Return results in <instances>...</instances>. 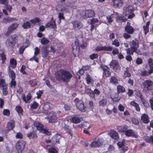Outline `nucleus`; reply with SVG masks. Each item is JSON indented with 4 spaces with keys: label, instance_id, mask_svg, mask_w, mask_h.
I'll return each mask as SVG.
<instances>
[{
    "label": "nucleus",
    "instance_id": "obj_30",
    "mask_svg": "<svg viewBox=\"0 0 153 153\" xmlns=\"http://www.w3.org/2000/svg\"><path fill=\"white\" fill-rule=\"evenodd\" d=\"M150 23V22L148 21L146 22V25L143 27L144 33L145 35H146L149 31V25Z\"/></svg>",
    "mask_w": 153,
    "mask_h": 153
},
{
    "label": "nucleus",
    "instance_id": "obj_15",
    "mask_svg": "<svg viewBox=\"0 0 153 153\" xmlns=\"http://www.w3.org/2000/svg\"><path fill=\"white\" fill-rule=\"evenodd\" d=\"M84 13L85 18L92 17L95 15L94 12L91 10H86L85 11Z\"/></svg>",
    "mask_w": 153,
    "mask_h": 153
},
{
    "label": "nucleus",
    "instance_id": "obj_20",
    "mask_svg": "<svg viewBox=\"0 0 153 153\" xmlns=\"http://www.w3.org/2000/svg\"><path fill=\"white\" fill-rule=\"evenodd\" d=\"M114 6L116 8L120 7L123 4V2L121 0H114L113 1Z\"/></svg>",
    "mask_w": 153,
    "mask_h": 153
},
{
    "label": "nucleus",
    "instance_id": "obj_37",
    "mask_svg": "<svg viewBox=\"0 0 153 153\" xmlns=\"http://www.w3.org/2000/svg\"><path fill=\"white\" fill-rule=\"evenodd\" d=\"M119 64L118 61L115 60H113L110 64L111 67L112 69Z\"/></svg>",
    "mask_w": 153,
    "mask_h": 153
},
{
    "label": "nucleus",
    "instance_id": "obj_38",
    "mask_svg": "<svg viewBox=\"0 0 153 153\" xmlns=\"http://www.w3.org/2000/svg\"><path fill=\"white\" fill-rule=\"evenodd\" d=\"M141 100L142 102V103L146 108H148L149 107V103L146 101L145 99L143 97H141Z\"/></svg>",
    "mask_w": 153,
    "mask_h": 153
},
{
    "label": "nucleus",
    "instance_id": "obj_60",
    "mask_svg": "<svg viewBox=\"0 0 153 153\" xmlns=\"http://www.w3.org/2000/svg\"><path fill=\"white\" fill-rule=\"evenodd\" d=\"M34 56H36L38 55L39 53L40 49L37 47H36L35 49Z\"/></svg>",
    "mask_w": 153,
    "mask_h": 153
},
{
    "label": "nucleus",
    "instance_id": "obj_27",
    "mask_svg": "<svg viewBox=\"0 0 153 153\" xmlns=\"http://www.w3.org/2000/svg\"><path fill=\"white\" fill-rule=\"evenodd\" d=\"M117 13H114L113 14H112L110 15L107 16L106 17L107 20V22L108 23H111L113 21V19L115 17V16H117Z\"/></svg>",
    "mask_w": 153,
    "mask_h": 153
},
{
    "label": "nucleus",
    "instance_id": "obj_56",
    "mask_svg": "<svg viewBox=\"0 0 153 153\" xmlns=\"http://www.w3.org/2000/svg\"><path fill=\"white\" fill-rule=\"evenodd\" d=\"M3 114L4 115L8 116L10 115V111L8 109H4L3 112Z\"/></svg>",
    "mask_w": 153,
    "mask_h": 153
},
{
    "label": "nucleus",
    "instance_id": "obj_64",
    "mask_svg": "<svg viewBox=\"0 0 153 153\" xmlns=\"http://www.w3.org/2000/svg\"><path fill=\"white\" fill-rule=\"evenodd\" d=\"M151 109L153 110V97H152L149 100Z\"/></svg>",
    "mask_w": 153,
    "mask_h": 153
},
{
    "label": "nucleus",
    "instance_id": "obj_63",
    "mask_svg": "<svg viewBox=\"0 0 153 153\" xmlns=\"http://www.w3.org/2000/svg\"><path fill=\"white\" fill-rule=\"evenodd\" d=\"M103 74L106 77H108L110 76L111 73L109 71V70H108L106 71L103 72Z\"/></svg>",
    "mask_w": 153,
    "mask_h": 153
},
{
    "label": "nucleus",
    "instance_id": "obj_5",
    "mask_svg": "<svg viewBox=\"0 0 153 153\" xmlns=\"http://www.w3.org/2000/svg\"><path fill=\"white\" fill-rule=\"evenodd\" d=\"M134 9L132 6H129L124 9V14L125 16L128 15V18L131 19L134 16V14L132 13Z\"/></svg>",
    "mask_w": 153,
    "mask_h": 153
},
{
    "label": "nucleus",
    "instance_id": "obj_45",
    "mask_svg": "<svg viewBox=\"0 0 153 153\" xmlns=\"http://www.w3.org/2000/svg\"><path fill=\"white\" fill-rule=\"evenodd\" d=\"M58 149L54 147H51L48 149V151L50 153H58Z\"/></svg>",
    "mask_w": 153,
    "mask_h": 153
},
{
    "label": "nucleus",
    "instance_id": "obj_11",
    "mask_svg": "<svg viewBox=\"0 0 153 153\" xmlns=\"http://www.w3.org/2000/svg\"><path fill=\"white\" fill-rule=\"evenodd\" d=\"M112 50L111 47L110 46H98L96 48L95 50L96 51H111Z\"/></svg>",
    "mask_w": 153,
    "mask_h": 153
},
{
    "label": "nucleus",
    "instance_id": "obj_7",
    "mask_svg": "<svg viewBox=\"0 0 153 153\" xmlns=\"http://www.w3.org/2000/svg\"><path fill=\"white\" fill-rule=\"evenodd\" d=\"M104 139L102 137H99L97 140L92 142L90 146L91 147L97 148L100 147L103 143Z\"/></svg>",
    "mask_w": 153,
    "mask_h": 153
},
{
    "label": "nucleus",
    "instance_id": "obj_6",
    "mask_svg": "<svg viewBox=\"0 0 153 153\" xmlns=\"http://www.w3.org/2000/svg\"><path fill=\"white\" fill-rule=\"evenodd\" d=\"M34 126L37 128L38 130L40 131L41 132L45 133L48 135L51 134V132L48 131V130L44 129L43 125L40 124L39 122H35L34 123Z\"/></svg>",
    "mask_w": 153,
    "mask_h": 153
},
{
    "label": "nucleus",
    "instance_id": "obj_61",
    "mask_svg": "<svg viewBox=\"0 0 153 153\" xmlns=\"http://www.w3.org/2000/svg\"><path fill=\"white\" fill-rule=\"evenodd\" d=\"M149 64L151 68H153V60L151 58L148 60Z\"/></svg>",
    "mask_w": 153,
    "mask_h": 153
},
{
    "label": "nucleus",
    "instance_id": "obj_47",
    "mask_svg": "<svg viewBox=\"0 0 153 153\" xmlns=\"http://www.w3.org/2000/svg\"><path fill=\"white\" fill-rule=\"evenodd\" d=\"M2 92L4 95H6L8 94V91H7V85L2 87Z\"/></svg>",
    "mask_w": 153,
    "mask_h": 153
},
{
    "label": "nucleus",
    "instance_id": "obj_25",
    "mask_svg": "<svg viewBox=\"0 0 153 153\" xmlns=\"http://www.w3.org/2000/svg\"><path fill=\"white\" fill-rule=\"evenodd\" d=\"M56 10L58 12L62 11L64 12H67L66 8L64 7L62 5H58L56 7Z\"/></svg>",
    "mask_w": 153,
    "mask_h": 153
},
{
    "label": "nucleus",
    "instance_id": "obj_53",
    "mask_svg": "<svg viewBox=\"0 0 153 153\" xmlns=\"http://www.w3.org/2000/svg\"><path fill=\"white\" fill-rule=\"evenodd\" d=\"M72 46L73 50L78 49L79 48V44L78 42H75V44H73Z\"/></svg>",
    "mask_w": 153,
    "mask_h": 153
},
{
    "label": "nucleus",
    "instance_id": "obj_28",
    "mask_svg": "<svg viewBox=\"0 0 153 153\" xmlns=\"http://www.w3.org/2000/svg\"><path fill=\"white\" fill-rule=\"evenodd\" d=\"M144 139L147 142L151 144H153V136L150 137L148 136H144Z\"/></svg>",
    "mask_w": 153,
    "mask_h": 153
},
{
    "label": "nucleus",
    "instance_id": "obj_35",
    "mask_svg": "<svg viewBox=\"0 0 153 153\" xmlns=\"http://www.w3.org/2000/svg\"><path fill=\"white\" fill-rule=\"evenodd\" d=\"M117 93L119 94L120 93H123L125 92V88L121 85H119L117 86Z\"/></svg>",
    "mask_w": 153,
    "mask_h": 153
},
{
    "label": "nucleus",
    "instance_id": "obj_32",
    "mask_svg": "<svg viewBox=\"0 0 153 153\" xmlns=\"http://www.w3.org/2000/svg\"><path fill=\"white\" fill-rule=\"evenodd\" d=\"M81 120H82V118H79L76 116L74 117L71 119V122L75 123H79Z\"/></svg>",
    "mask_w": 153,
    "mask_h": 153
},
{
    "label": "nucleus",
    "instance_id": "obj_1",
    "mask_svg": "<svg viewBox=\"0 0 153 153\" xmlns=\"http://www.w3.org/2000/svg\"><path fill=\"white\" fill-rule=\"evenodd\" d=\"M72 76V75L69 71L63 69L58 71L56 74V77L57 79L65 82L70 81Z\"/></svg>",
    "mask_w": 153,
    "mask_h": 153
},
{
    "label": "nucleus",
    "instance_id": "obj_24",
    "mask_svg": "<svg viewBox=\"0 0 153 153\" xmlns=\"http://www.w3.org/2000/svg\"><path fill=\"white\" fill-rule=\"evenodd\" d=\"M130 23L128 22L127 26L125 27L126 31L129 34H132L134 31V29L131 26H130Z\"/></svg>",
    "mask_w": 153,
    "mask_h": 153
},
{
    "label": "nucleus",
    "instance_id": "obj_26",
    "mask_svg": "<svg viewBox=\"0 0 153 153\" xmlns=\"http://www.w3.org/2000/svg\"><path fill=\"white\" fill-rule=\"evenodd\" d=\"M117 128L119 132H125L126 130L128 128V127L127 126L124 125L122 126H117Z\"/></svg>",
    "mask_w": 153,
    "mask_h": 153
},
{
    "label": "nucleus",
    "instance_id": "obj_2",
    "mask_svg": "<svg viewBox=\"0 0 153 153\" xmlns=\"http://www.w3.org/2000/svg\"><path fill=\"white\" fill-rule=\"evenodd\" d=\"M131 48L126 50L127 53L132 54L134 52H136L139 47V43L136 40H132L130 43Z\"/></svg>",
    "mask_w": 153,
    "mask_h": 153
},
{
    "label": "nucleus",
    "instance_id": "obj_17",
    "mask_svg": "<svg viewBox=\"0 0 153 153\" xmlns=\"http://www.w3.org/2000/svg\"><path fill=\"white\" fill-rule=\"evenodd\" d=\"M22 97L23 101L26 103L28 102L32 98L31 94L30 93H28L26 96L25 94H23L22 95Z\"/></svg>",
    "mask_w": 153,
    "mask_h": 153
},
{
    "label": "nucleus",
    "instance_id": "obj_34",
    "mask_svg": "<svg viewBox=\"0 0 153 153\" xmlns=\"http://www.w3.org/2000/svg\"><path fill=\"white\" fill-rule=\"evenodd\" d=\"M16 61L14 59H11L10 62V66L13 68H15L16 65Z\"/></svg>",
    "mask_w": 153,
    "mask_h": 153
},
{
    "label": "nucleus",
    "instance_id": "obj_21",
    "mask_svg": "<svg viewBox=\"0 0 153 153\" xmlns=\"http://www.w3.org/2000/svg\"><path fill=\"white\" fill-rule=\"evenodd\" d=\"M60 136L59 134H56L54 135L51 139L52 142L54 144L58 143Z\"/></svg>",
    "mask_w": 153,
    "mask_h": 153
},
{
    "label": "nucleus",
    "instance_id": "obj_48",
    "mask_svg": "<svg viewBox=\"0 0 153 153\" xmlns=\"http://www.w3.org/2000/svg\"><path fill=\"white\" fill-rule=\"evenodd\" d=\"M112 45H114L115 47H119L120 45V43L119 42L117 39H115L114 41L112 42Z\"/></svg>",
    "mask_w": 153,
    "mask_h": 153
},
{
    "label": "nucleus",
    "instance_id": "obj_10",
    "mask_svg": "<svg viewBox=\"0 0 153 153\" xmlns=\"http://www.w3.org/2000/svg\"><path fill=\"white\" fill-rule=\"evenodd\" d=\"M18 25H19L16 23H14L11 24L8 27L6 35H8L10 34L18 27Z\"/></svg>",
    "mask_w": 153,
    "mask_h": 153
},
{
    "label": "nucleus",
    "instance_id": "obj_23",
    "mask_svg": "<svg viewBox=\"0 0 153 153\" xmlns=\"http://www.w3.org/2000/svg\"><path fill=\"white\" fill-rule=\"evenodd\" d=\"M56 26L55 22L53 19H52L51 21L46 25V27L50 29L54 28Z\"/></svg>",
    "mask_w": 153,
    "mask_h": 153
},
{
    "label": "nucleus",
    "instance_id": "obj_29",
    "mask_svg": "<svg viewBox=\"0 0 153 153\" xmlns=\"http://www.w3.org/2000/svg\"><path fill=\"white\" fill-rule=\"evenodd\" d=\"M111 98L112 100L115 102H118L120 99V97L119 96V94L115 93L111 96Z\"/></svg>",
    "mask_w": 153,
    "mask_h": 153
},
{
    "label": "nucleus",
    "instance_id": "obj_43",
    "mask_svg": "<svg viewBox=\"0 0 153 153\" xmlns=\"http://www.w3.org/2000/svg\"><path fill=\"white\" fill-rule=\"evenodd\" d=\"M96 23H98V25H99L101 24V22L99 21L97 19L93 18L91 19V24H95Z\"/></svg>",
    "mask_w": 153,
    "mask_h": 153
},
{
    "label": "nucleus",
    "instance_id": "obj_18",
    "mask_svg": "<svg viewBox=\"0 0 153 153\" xmlns=\"http://www.w3.org/2000/svg\"><path fill=\"white\" fill-rule=\"evenodd\" d=\"M141 120L144 123H148L150 121L149 117L146 114H143L141 116Z\"/></svg>",
    "mask_w": 153,
    "mask_h": 153
},
{
    "label": "nucleus",
    "instance_id": "obj_22",
    "mask_svg": "<svg viewBox=\"0 0 153 153\" xmlns=\"http://www.w3.org/2000/svg\"><path fill=\"white\" fill-rule=\"evenodd\" d=\"M15 121L13 120H10L7 123V130L13 129L15 127Z\"/></svg>",
    "mask_w": 153,
    "mask_h": 153
},
{
    "label": "nucleus",
    "instance_id": "obj_9",
    "mask_svg": "<svg viewBox=\"0 0 153 153\" xmlns=\"http://www.w3.org/2000/svg\"><path fill=\"white\" fill-rule=\"evenodd\" d=\"M25 142L22 140H19L16 144V148L17 150L18 153H21L23 150L25 146Z\"/></svg>",
    "mask_w": 153,
    "mask_h": 153
},
{
    "label": "nucleus",
    "instance_id": "obj_58",
    "mask_svg": "<svg viewBox=\"0 0 153 153\" xmlns=\"http://www.w3.org/2000/svg\"><path fill=\"white\" fill-rule=\"evenodd\" d=\"M48 42V40L45 38H42L41 41V43L42 44H47Z\"/></svg>",
    "mask_w": 153,
    "mask_h": 153
},
{
    "label": "nucleus",
    "instance_id": "obj_50",
    "mask_svg": "<svg viewBox=\"0 0 153 153\" xmlns=\"http://www.w3.org/2000/svg\"><path fill=\"white\" fill-rule=\"evenodd\" d=\"M25 44H26V43H25L24 44V45L22 46V47H21L19 49V53H21V54H22L23 53V52L24 51V50H25V49L27 47L28 45V44H27V45L26 46H25Z\"/></svg>",
    "mask_w": 153,
    "mask_h": 153
},
{
    "label": "nucleus",
    "instance_id": "obj_3",
    "mask_svg": "<svg viewBox=\"0 0 153 153\" xmlns=\"http://www.w3.org/2000/svg\"><path fill=\"white\" fill-rule=\"evenodd\" d=\"M60 113V112L59 111L56 112H51L49 114V116L47 117L49 122L50 123L54 122L59 117Z\"/></svg>",
    "mask_w": 153,
    "mask_h": 153
},
{
    "label": "nucleus",
    "instance_id": "obj_4",
    "mask_svg": "<svg viewBox=\"0 0 153 153\" xmlns=\"http://www.w3.org/2000/svg\"><path fill=\"white\" fill-rule=\"evenodd\" d=\"M76 103L77 108L82 112H85L86 110V108L85 106L84 102L81 100H79L78 98H76L74 100Z\"/></svg>",
    "mask_w": 153,
    "mask_h": 153
},
{
    "label": "nucleus",
    "instance_id": "obj_42",
    "mask_svg": "<svg viewBox=\"0 0 153 153\" xmlns=\"http://www.w3.org/2000/svg\"><path fill=\"white\" fill-rule=\"evenodd\" d=\"M9 70L10 71V72L9 74L10 77L11 78L12 80L15 79V75L14 72L13 70L10 71V67L9 68Z\"/></svg>",
    "mask_w": 153,
    "mask_h": 153
},
{
    "label": "nucleus",
    "instance_id": "obj_13",
    "mask_svg": "<svg viewBox=\"0 0 153 153\" xmlns=\"http://www.w3.org/2000/svg\"><path fill=\"white\" fill-rule=\"evenodd\" d=\"M117 145L120 149H122L123 150L126 151L128 149L127 146H125V140H123L122 141L119 142L117 143Z\"/></svg>",
    "mask_w": 153,
    "mask_h": 153
},
{
    "label": "nucleus",
    "instance_id": "obj_44",
    "mask_svg": "<svg viewBox=\"0 0 153 153\" xmlns=\"http://www.w3.org/2000/svg\"><path fill=\"white\" fill-rule=\"evenodd\" d=\"M133 131L131 129L127 130L125 132V134L127 136H131L133 134Z\"/></svg>",
    "mask_w": 153,
    "mask_h": 153
},
{
    "label": "nucleus",
    "instance_id": "obj_14",
    "mask_svg": "<svg viewBox=\"0 0 153 153\" xmlns=\"http://www.w3.org/2000/svg\"><path fill=\"white\" fill-rule=\"evenodd\" d=\"M72 24L73 28L76 30H78L82 27V24L78 21H74Z\"/></svg>",
    "mask_w": 153,
    "mask_h": 153
},
{
    "label": "nucleus",
    "instance_id": "obj_55",
    "mask_svg": "<svg viewBox=\"0 0 153 153\" xmlns=\"http://www.w3.org/2000/svg\"><path fill=\"white\" fill-rule=\"evenodd\" d=\"M115 72H119L120 71V67L119 64L112 68Z\"/></svg>",
    "mask_w": 153,
    "mask_h": 153
},
{
    "label": "nucleus",
    "instance_id": "obj_49",
    "mask_svg": "<svg viewBox=\"0 0 153 153\" xmlns=\"http://www.w3.org/2000/svg\"><path fill=\"white\" fill-rule=\"evenodd\" d=\"M16 110L18 113L21 114L23 111V109L20 106H17L16 108Z\"/></svg>",
    "mask_w": 153,
    "mask_h": 153
},
{
    "label": "nucleus",
    "instance_id": "obj_12",
    "mask_svg": "<svg viewBox=\"0 0 153 153\" xmlns=\"http://www.w3.org/2000/svg\"><path fill=\"white\" fill-rule=\"evenodd\" d=\"M108 134L114 140H118L119 137L118 133L114 130H111L108 133Z\"/></svg>",
    "mask_w": 153,
    "mask_h": 153
},
{
    "label": "nucleus",
    "instance_id": "obj_40",
    "mask_svg": "<svg viewBox=\"0 0 153 153\" xmlns=\"http://www.w3.org/2000/svg\"><path fill=\"white\" fill-rule=\"evenodd\" d=\"M27 136L30 139H34L37 137L36 134L34 132H31L27 134Z\"/></svg>",
    "mask_w": 153,
    "mask_h": 153
},
{
    "label": "nucleus",
    "instance_id": "obj_19",
    "mask_svg": "<svg viewBox=\"0 0 153 153\" xmlns=\"http://www.w3.org/2000/svg\"><path fill=\"white\" fill-rule=\"evenodd\" d=\"M18 37L16 35H13L11 36V39L12 41H10L9 42L8 41L7 42L10 46H12L14 45V43L16 42L17 40Z\"/></svg>",
    "mask_w": 153,
    "mask_h": 153
},
{
    "label": "nucleus",
    "instance_id": "obj_39",
    "mask_svg": "<svg viewBox=\"0 0 153 153\" xmlns=\"http://www.w3.org/2000/svg\"><path fill=\"white\" fill-rule=\"evenodd\" d=\"M107 103V100L106 99H103L99 102L100 106H104L106 105Z\"/></svg>",
    "mask_w": 153,
    "mask_h": 153
},
{
    "label": "nucleus",
    "instance_id": "obj_62",
    "mask_svg": "<svg viewBox=\"0 0 153 153\" xmlns=\"http://www.w3.org/2000/svg\"><path fill=\"white\" fill-rule=\"evenodd\" d=\"M98 57V55L97 54L94 53L90 56V58L91 59L97 58Z\"/></svg>",
    "mask_w": 153,
    "mask_h": 153
},
{
    "label": "nucleus",
    "instance_id": "obj_8",
    "mask_svg": "<svg viewBox=\"0 0 153 153\" xmlns=\"http://www.w3.org/2000/svg\"><path fill=\"white\" fill-rule=\"evenodd\" d=\"M153 85V82L151 80H147L144 81L142 83V85L143 87L145 88L146 89H143V91L144 92H146V90H151L152 88V86Z\"/></svg>",
    "mask_w": 153,
    "mask_h": 153
},
{
    "label": "nucleus",
    "instance_id": "obj_54",
    "mask_svg": "<svg viewBox=\"0 0 153 153\" xmlns=\"http://www.w3.org/2000/svg\"><path fill=\"white\" fill-rule=\"evenodd\" d=\"M4 80L3 79L0 78V88H2L6 85Z\"/></svg>",
    "mask_w": 153,
    "mask_h": 153
},
{
    "label": "nucleus",
    "instance_id": "obj_46",
    "mask_svg": "<svg viewBox=\"0 0 153 153\" xmlns=\"http://www.w3.org/2000/svg\"><path fill=\"white\" fill-rule=\"evenodd\" d=\"M38 106V104L35 101H34L32 103H31L30 105V108L32 109H34L36 108Z\"/></svg>",
    "mask_w": 153,
    "mask_h": 153
},
{
    "label": "nucleus",
    "instance_id": "obj_57",
    "mask_svg": "<svg viewBox=\"0 0 153 153\" xmlns=\"http://www.w3.org/2000/svg\"><path fill=\"white\" fill-rule=\"evenodd\" d=\"M30 24L29 22H26L24 23L23 25V27L24 28H30Z\"/></svg>",
    "mask_w": 153,
    "mask_h": 153
},
{
    "label": "nucleus",
    "instance_id": "obj_31",
    "mask_svg": "<svg viewBox=\"0 0 153 153\" xmlns=\"http://www.w3.org/2000/svg\"><path fill=\"white\" fill-rule=\"evenodd\" d=\"M85 79L86 80L87 83L88 84L91 85L94 82V80L88 74H86Z\"/></svg>",
    "mask_w": 153,
    "mask_h": 153
},
{
    "label": "nucleus",
    "instance_id": "obj_16",
    "mask_svg": "<svg viewBox=\"0 0 153 153\" xmlns=\"http://www.w3.org/2000/svg\"><path fill=\"white\" fill-rule=\"evenodd\" d=\"M16 20V18L10 17H7L3 18L2 22L3 23L6 24L7 23H10L13 22Z\"/></svg>",
    "mask_w": 153,
    "mask_h": 153
},
{
    "label": "nucleus",
    "instance_id": "obj_51",
    "mask_svg": "<svg viewBox=\"0 0 153 153\" xmlns=\"http://www.w3.org/2000/svg\"><path fill=\"white\" fill-rule=\"evenodd\" d=\"M128 68H126V71H125L123 77L126 78L127 77H129L131 76L130 74L128 71Z\"/></svg>",
    "mask_w": 153,
    "mask_h": 153
},
{
    "label": "nucleus",
    "instance_id": "obj_52",
    "mask_svg": "<svg viewBox=\"0 0 153 153\" xmlns=\"http://www.w3.org/2000/svg\"><path fill=\"white\" fill-rule=\"evenodd\" d=\"M16 85V83L14 79L11 80L10 83V86L12 88H14Z\"/></svg>",
    "mask_w": 153,
    "mask_h": 153
},
{
    "label": "nucleus",
    "instance_id": "obj_59",
    "mask_svg": "<svg viewBox=\"0 0 153 153\" xmlns=\"http://www.w3.org/2000/svg\"><path fill=\"white\" fill-rule=\"evenodd\" d=\"M49 51H48L46 49H45L42 52V56L43 57H46L48 54Z\"/></svg>",
    "mask_w": 153,
    "mask_h": 153
},
{
    "label": "nucleus",
    "instance_id": "obj_36",
    "mask_svg": "<svg viewBox=\"0 0 153 153\" xmlns=\"http://www.w3.org/2000/svg\"><path fill=\"white\" fill-rule=\"evenodd\" d=\"M110 82L113 84L116 85L118 83V80L116 77L111 76L110 79Z\"/></svg>",
    "mask_w": 153,
    "mask_h": 153
},
{
    "label": "nucleus",
    "instance_id": "obj_41",
    "mask_svg": "<svg viewBox=\"0 0 153 153\" xmlns=\"http://www.w3.org/2000/svg\"><path fill=\"white\" fill-rule=\"evenodd\" d=\"M40 21V19L38 18H36L30 20V22L33 25H35L36 23H39Z\"/></svg>",
    "mask_w": 153,
    "mask_h": 153
},
{
    "label": "nucleus",
    "instance_id": "obj_33",
    "mask_svg": "<svg viewBox=\"0 0 153 153\" xmlns=\"http://www.w3.org/2000/svg\"><path fill=\"white\" fill-rule=\"evenodd\" d=\"M130 104L131 105L134 107L135 108V109L137 111H140V108L139 107V105L138 103L134 101H133L130 102Z\"/></svg>",
    "mask_w": 153,
    "mask_h": 153
}]
</instances>
